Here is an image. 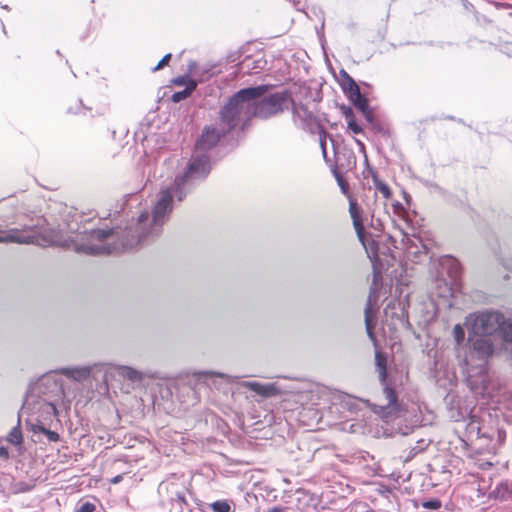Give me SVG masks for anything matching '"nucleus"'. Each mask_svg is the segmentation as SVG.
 Listing matches in <instances>:
<instances>
[{"label": "nucleus", "mask_w": 512, "mask_h": 512, "mask_svg": "<svg viewBox=\"0 0 512 512\" xmlns=\"http://www.w3.org/2000/svg\"><path fill=\"white\" fill-rule=\"evenodd\" d=\"M376 366L379 372V378L382 382L386 379V357L380 352L375 355Z\"/></svg>", "instance_id": "16"}, {"label": "nucleus", "mask_w": 512, "mask_h": 512, "mask_svg": "<svg viewBox=\"0 0 512 512\" xmlns=\"http://www.w3.org/2000/svg\"><path fill=\"white\" fill-rule=\"evenodd\" d=\"M384 395L387 400V408H390L392 405L396 403V394L393 389L386 387L384 389Z\"/></svg>", "instance_id": "21"}, {"label": "nucleus", "mask_w": 512, "mask_h": 512, "mask_svg": "<svg viewBox=\"0 0 512 512\" xmlns=\"http://www.w3.org/2000/svg\"><path fill=\"white\" fill-rule=\"evenodd\" d=\"M349 213L353 221V226L356 231L357 237L368 252V248L365 242L364 225L362 223L361 214L362 209L357 204L356 200L349 199Z\"/></svg>", "instance_id": "8"}, {"label": "nucleus", "mask_w": 512, "mask_h": 512, "mask_svg": "<svg viewBox=\"0 0 512 512\" xmlns=\"http://www.w3.org/2000/svg\"><path fill=\"white\" fill-rule=\"evenodd\" d=\"M293 115L301 122L308 123L312 119V113L303 105H293Z\"/></svg>", "instance_id": "13"}, {"label": "nucleus", "mask_w": 512, "mask_h": 512, "mask_svg": "<svg viewBox=\"0 0 512 512\" xmlns=\"http://www.w3.org/2000/svg\"><path fill=\"white\" fill-rule=\"evenodd\" d=\"M27 425L30 427V429L33 431V432H40L39 430V427H43L42 425H35V424H29L27 423Z\"/></svg>", "instance_id": "29"}, {"label": "nucleus", "mask_w": 512, "mask_h": 512, "mask_svg": "<svg viewBox=\"0 0 512 512\" xmlns=\"http://www.w3.org/2000/svg\"><path fill=\"white\" fill-rule=\"evenodd\" d=\"M95 505L90 502L83 503L78 509L77 512H94Z\"/></svg>", "instance_id": "24"}, {"label": "nucleus", "mask_w": 512, "mask_h": 512, "mask_svg": "<svg viewBox=\"0 0 512 512\" xmlns=\"http://www.w3.org/2000/svg\"><path fill=\"white\" fill-rule=\"evenodd\" d=\"M375 286H376V276L374 277V286L371 288L370 294L368 296L367 305H366V308H365L366 330H367L368 336L371 339H374V334H373V327H374L373 326V315H374L375 306L377 305V300H378V294H377Z\"/></svg>", "instance_id": "9"}, {"label": "nucleus", "mask_w": 512, "mask_h": 512, "mask_svg": "<svg viewBox=\"0 0 512 512\" xmlns=\"http://www.w3.org/2000/svg\"><path fill=\"white\" fill-rule=\"evenodd\" d=\"M22 440V433L19 427H14L8 435V441L14 445H20Z\"/></svg>", "instance_id": "18"}, {"label": "nucleus", "mask_w": 512, "mask_h": 512, "mask_svg": "<svg viewBox=\"0 0 512 512\" xmlns=\"http://www.w3.org/2000/svg\"><path fill=\"white\" fill-rule=\"evenodd\" d=\"M41 235L37 225H24L22 228L0 231V243L34 244L38 243Z\"/></svg>", "instance_id": "5"}, {"label": "nucleus", "mask_w": 512, "mask_h": 512, "mask_svg": "<svg viewBox=\"0 0 512 512\" xmlns=\"http://www.w3.org/2000/svg\"><path fill=\"white\" fill-rule=\"evenodd\" d=\"M116 369L119 375L133 382L141 381L143 379V374L141 372L129 366H118Z\"/></svg>", "instance_id": "12"}, {"label": "nucleus", "mask_w": 512, "mask_h": 512, "mask_svg": "<svg viewBox=\"0 0 512 512\" xmlns=\"http://www.w3.org/2000/svg\"><path fill=\"white\" fill-rule=\"evenodd\" d=\"M320 144H321V148H322L323 154L326 155V145H325V139L324 138L320 139Z\"/></svg>", "instance_id": "30"}, {"label": "nucleus", "mask_w": 512, "mask_h": 512, "mask_svg": "<svg viewBox=\"0 0 512 512\" xmlns=\"http://www.w3.org/2000/svg\"><path fill=\"white\" fill-rule=\"evenodd\" d=\"M27 404H28V401H26V402L24 403L23 409H25V407L27 406Z\"/></svg>", "instance_id": "34"}, {"label": "nucleus", "mask_w": 512, "mask_h": 512, "mask_svg": "<svg viewBox=\"0 0 512 512\" xmlns=\"http://www.w3.org/2000/svg\"><path fill=\"white\" fill-rule=\"evenodd\" d=\"M268 512H284V511L279 507H273Z\"/></svg>", "instance_id": "32"}, {"label": "nucleus", "mask_w": 512, "mask_h": 512, "mask_svg": "<svg viewBox=\"0 0 512 512\" xmlns=\"http://www.w3.org/2000/svg\"><path fill=\"white\" fill-rule=\"evenodd\" d=\"M60 372L75 381H83L90 376L91 368L88 366L74 367V368H63Z\"/></svg>", "instance_id": "11"}, {"label": "nucleus", "mask_w": 512, "mask_h": 512, "mask_svg": "<svg viewBox=\"0 0 512 512\" xmlns=\"http://www.w3.org/2000/svg\"><path fill=\"white\" fill-rule=\"evenodd\" d=\"M499 333L506 343H512V319L503 318Z\"/></svg>", "instance_id": "15"}, {"label": "nucleus", "mask_w": 512, "mask_h": 512, "mask_svg": "<svg viewBox=\"0 0 512 512\" xmlns=\"http://www.w3.org/2000/svg\"><path fill=\"white\" fill-rule=\"evenodd\" d=\"M41 433L45 434L49 441L56 442L59 440L58 433L48 430L45 427H39Z\"/></svg>", "instance_id": "22"}, {"label": "nucleus", "mask_w": 512, "mask_h": 512, "mask_svg": "<svg viewBox=\"0 0 512 512\" xmlns=\"http://www.w3.org/2000/svg\"><path fill=\"white\" fill-rule=\"evenodd\" d=\"M440 506L439 502H427L424 507L436 509Z\"/></svg>", "instance_id": "28"}, {"label": "nucleus", "mask_w": 512, "mask_h": 512, "mask_svg": "<svg viewBox=\"0 0 512 512\" xmlns=\"http://www.w3.org/2000/svg\"><path fill=\"white\" fill-rule=\"evenodd\" d=\"M349 90L351 92H355L358 96H360L359 88H358L357 84L351 78H349Z\"/></svg>", "instance_id": "27"}, {"label": "nucleus", "mask_w": 512, "mask_h": 512, "mask_svg": "<svg viewBox=\"0 0 512 512\" xmlns=\"http://www.w3.org/2000/svg\"><path fill=\"white\" fill-rule=\"evenodd\" d=\"M453 336L456 341V343L459 345L464 341L465 338V332L463 327L460 324H457L453 328Z\"/></svg>", "instance_id": "19"}, {"label": "nucleus", "mask_w": 512, "mask_h": 512, "mask_svg": "<svg viewBox=\"0 0 512 512\" xmlns=\"http://www.w3.org/2000/svg\"><path fill=\"white\" fill-rule=\"evenodd\" d=\"M47 408H48L49 410H51L54 414L56 413V408H55V406H54V405H52V404H47Z\"/></svg>", "instance_id": "33"}, {"label": "nucleus", "mask_w": 512, "mask_h": 512, "mask_svg": "<svg viewBox=\"0 0 512 512\" xmlns=\"http://www.w3.org/2000/svg\"><path fill=\"white\" fill-rule=\"evenodd\" d=\"M231 130H225L222 110L220 111V119L217 126H207L196 143V153L205 154L204 152L214 147L220 138Z\"/></svg>", "instance_id": "6"}, {"label": "nucleus", "mask_w": 512, "mask_h": 512, "mask_svg": "<svg viewBox=\"0 0 512 512\" xmlns=\"http://www.w3.org/2000/svg\"><path fill=\"white\" fill-rule=\"evenodd\" d=\"M241 386L247 388L264 398L280 394V390L274 383H261L257 381H244Z\"/></svg>", "instance_id": "10"}, {"label": "nucleus", "mask_w": 512, "mask_h": 512, "mask_svg": "<svg viewBox=\"0 0 512 512\" xmlns=\"http://www.w3.org/2000/svg\"><path fill=\"white\" fill-rule=\"evenodd\" d=\"M493 352V344L489 338L485 336H478L476 339L472 340V350L470 352L471 359L476 357L482 362H486V360L492 356Z\"/></svg>", "instance_id": "7"}, {"label": "nucleus", "mask_w": 512, "mask_h": 512, "mask_svg": "<svg viewBox=\"0 0 512 512\" xmlns=\"http://www.w3.org/2000/svg\"><path fill=\"white\" fill-rule=\"evenodd\" d=\"M264 86L242 89L222 109L225 130H232L252 117L268 118L281 111L289 102L286 93H275L262 98Z\"/></svg>", "instance_id": "1"}, {"label": "nucleus", "mask_w": 512, "mask_h": 512, "mask_svg": "<svg viewBox=\"0 0 512 512\" xmlns=\"http://www.w3.org/2000/svg\"><path fill=\"white\" fill-rule=\"evenodd\" d=\"M189 80H191V79H190V78H188V77H184V76H182V77H178V78H176V79L174 80V83H175L176 85H185V86L187 87V85H188V81H189Z\"/></svg>", "instance_id": "26"}, {"label": "nucleus", "mask_w": 512, "mask_h": 512, "mask_svg": "<svg viewBox=\"0 0 512 512\" xmlns=\"http://www.w3.org/2000/svg\"><path fill=\"white\" fill-rule=\"evenodd\" d=\"M348 128L352 130L355 134H358L361 132V128L355 121H349Z\"/></svg>", "instance_id": "25"}, {"label": "nucleus", "mask_w": 512, "mask_h": 512, "mask_svg": "<svg viewBox=\"0 0 512 512\" xmlns=\"http://www.w3.org/2000/svg\"><path fill=\"white\" fill-rule=\"evenodd\" d=\"M197 83L195 80H189L187 87L183 91L175 92L172 95V101L178 103L184 99H186L192 91L196 88Z\"/></svg>", "instance_id": "14"}, {"label": "nucleus", "mask_w": 512, "mask_h": 512, "mask_svg": "<svg viewBox=\"0 0 512 512\" xmlns=\"http://www.w3.org/2000/svg\"><path fill=\"white\" fill-rule=\"evenodd\" d=\"M122 478H123V476H122V475H117V476H115V477L111 480V482H112L113 484H117V483H119V482L122 480Z\"/></svg>", "instance_id": "31"}, {"label": "nucleus", "mask_w": 512, "mask_h": 512, "mask_svg": "<svg viewBox=\"0 0 512 512\" xmlns=\"http://www.w3.org/2000/svg\"><path fill=\"white\" fill-rule=\"evenodd\" d=\"M504 316L501 313L487 311L476 316H470L467 322L471 324L472 332L476 336H489L499 331Z\"/></svg>", "instance_id": "4"}, {"label": "nucleus", "mask_w": 512, "mask_h": 512, "mask_svg": "<svg viewBox=\"0 0 512 512\" xmlns=\"http://www.w3.org/2000/svg\"><path fill=\"white\" fill-rule=\"evenodd\" d=\"M210 168L208 156L195 152L188 165L187 172L181 178L175 180L173 187L165 188L159 192L151 218L146 212L139 216L138 224L142 230L141 238L158 232L159 227L165 223L172 211L173 196L175 195L179 201H182L185 196L183 193L185 186L196 179L205 177Z\"/></svg>", "instance_id": "2"}, {"label": "nucleus", "mask_w": 512, "mask_h": 512, "mask_svg": "<svg viewBox=\"0 0 512 512\" xmlns=\"http://www.w3.org/2000/svg\"><path fill=\"white\" fill-rule=\"evenodd\" d=\"M211 508L214 512H230L231 507L226 501H216L212 503Z\"/></svg>", "instance_id": "20"}, {"label": "nucleus", "mask_w": 512, "mask_h": 512, "mask_svg": "<svg viewBox=\"0 0 512 512\" xmlns=\"http://www.w3.org/2000/svg\"><path fill=\"white\" fill-rule=\"evenodd\" d=\"M373 183H374L375 189L379 193H381L385 199H389L391 197V195H392L391 189L385 182L380 180L377 176H373Z\"/></svg>", "instance_id": "17"}, {"label": "nucleus", "mask_w": 512, "mask_h": 512, "mask_svg": "<svg viewBox=\"0 0 512 512\" xmlns=\"http://www.w3.org/2000/svg\"><path fill=\"white\" fill-rule=\"evenodd\" d=\"M194 65H195V64L190 65L189 70H192V68H193V66H194Z\"/></svg>", "instance_id": "35"}, {"label": "nucleus", "mask_w": 512, "mask_h": 512, "mask_svg": "<svg viewBox=\"0 0 512 512\" xmlns=\"http://www.w3.org/2000/svg\"><path fill=\"white\" fill-rule=\"evenodd\" d=\"M171 59V54H166L159 63L153 68V71H157L165 67Z\"/></svg>", "instance_id": "23"}, {"label": "nucleus", "mask_w": 512, "mask_h": 512, "mask_svg": "<svg viewBox=\"0 0 512 512\" xmlns=\"http://www.w3.org/2000/svg\"><path fill=\"white\" fill-rule=\"evenodd\" d=\"M113 236V230H93L85 234L82 242L76 245V250L89 255H103L118 252L121 249L132 248L136 244H112L110 240Z\"/></svg>", "instance_id": "3"}]
</instances>
